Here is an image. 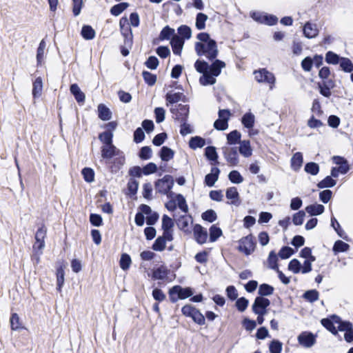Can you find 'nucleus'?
Segmentation results:
<instances>
[{"instance_id":"obj_1","label":"nucleus","mask_w":353,"mask_h":353,"mask_svg":"<svg viewBox=\"0 0 353 353\" xmlns=\"http://www.w3.org/2000/svg\"><path fill=\"white\" fill-rule=\"evenodd\" d=\"M224 61L216 59L209 65L205 61L197 60L194 63L196 70L202 73L199 82L203 85H213L216 83V77H218L221 70L225 67Z\"/></svg>"},{"instance_id":"obj_2","label":"nucleus","mask_w":353,"mask_h":353,"mask_svg":"<svg viewBox=\"0 0 353 353\" xmlns=\"http://www.w3.org/2000/svg\"><path fill=\"white\" fill-rule=\"evenodd\" d=\"M199 41L195 43L194 49L198 56H204L209 60H214L219 54L216 43L205 32L197 34Z\"/></svg>"},{"instance_id":"obj_3","label":"nucleus","mask_w":353,"mask_h":353,"mask_svg":"<svg viewBox=\"0 0 353 353\" xmlns=\"http://www.w3.org/2000/svg\"><path fill=\"white\" fill-rule=\"evenodd\" d=\"M174 185V181L171 176L165 175L163 179H159L155 183V188L159 193L166 194L171 197L173 193L170 191Z\"/></svg>"},{"instance_id":"obj_4","label":"nucleus","mask_w":353,"mask_h":353,"mask_svg":"<svg viewBox=\"0 0 353 353\" xmlns=\"http://www.w3.org/2000/svg\"><path fill=\"white\" fill-rule=\"evenodd\" d=\"M254 79L259 83H263L270 85V88L272 89L275 83L274 75L267 70L265 68H262L254 72Z\"/></svg>"},{"instance_id":"obj_5","label":"nucleus","mask_w":353,"mask_h":353,"mask_svg":"<svg viewBox=\"0 0 353 353\" xmlns=\"http://www.w3.org/2000/svg\"><path fill=\"white\" fill-rule=\"evenodd\" d=\"M169 294L171 301L175 302L179 299H184L191 296L193 292L189 288H183L179 285H175L169 290Z\"/></svg>"},{"instance_id":"obj_6","label":"nucleus","mask_w":353,"mask_h":353,"mask_svg":"<svg viewBox=\"0 0 353 353\" xmlns=\"http://www.w3.org/2000/svg\"><path fill=\"white\" fill-rule=\"evenodd\" d=\"M343 322L340 317L337 316H332L330 319H323L321 320L322 325L334 335L338 334Z\"/></svg>"},{"instance_id":"obj_7","label":"nucleus","mask_w":353,"mask_h":353,"mask_svg":"<svg viewBox=\"0 0 353 353\" xmlns=\"http://www.w3.org/2000/svg\"><path fill=\"white\" fill-rule=\"evenodd\" d=\"M238 249L241 252L244 253L245 255L250 254L255 249L254 237L252 235H249L241 239L239 241Z\"/></svg>"},{"instance_id":"obj_8","label":"nucleus","mask_w":353,"mask_h":353,"mask_svg":"<svg viewBox=\"0 0 353 353\" xmlns=\"http://www.w3.org/2000/svg\"><path fill=\"white\" fill-rule=\"evenodd\" d=\"M170 112L173 114L175 119L183 122L188 115L189 109L187 105L179 104L172 107Z\"/></svg>"},{"instance_id":"obj_9","label":"nucleus","mask_w":353,"mask_h":353,"mask_svg":"<svg viewBox=\"0 0 353 353\" xmlns=\"http://www.w3.org/2000/svg\"><path fill=\"white\" fill-rule=\"evenodd\" d=\"M223 155L228 163L235 166L239 163V155L236 148H223Z\"/></svg>"},{"instance_id":"obj_10","label":"nucleus","mask_w":353,"mask_h":353,"mask_svg":"<svg viewBox=\"0 0 353 353\" xmlns=\"http://www.w3.org/2000/svg\"><path fill=\"white\" fill-rule=\"evenodd\" d=\"M46 228L45 227H41L38 229L35 234L36 242L33 246L34 250L37 251H41L45 246V238L46 236Z\"/></svg>"},{"instance_id":"obj_11","label":"nucleus","mask_w":353,"mask_h":353,"mask_svg":"<svg viewBox=\"0 0 353 353\" xmlns=\"http://www.w3.org/2000/svg\"><path fill=\"white\" fill-rule=\"evenodd\" d=\"M121 153L113 144L103 145L101 148V157L105 159H110L113 157L120 156Z\"/></svg>"},{"instance_id":"obj_12","label":"nucleus","mask_w":353,"mask_h":353,"mask_svg":"<svg viewBox=\"0 0 353 353\" xmlns=\"http://www.w3.org/2000/svg\"><path fill=\"white\" fill-rule=\"evenodd\" d=\"M128 23V19L125 17H123L120 19L119 25L121 28V32L123 36L125 37V44H131L132 43V30L126 26Z\"/></svg>"},{"instance_id":"obj_13","label":"nucleus","mask_w":353,"mask_h":353,"mask_svg":"<svg viewBox=\"0 0 353 353\" xmlns=\"http://www.w3.org/2000/svg\"><path fill=\"white\" fill-rule=\"evenodd\" d=\"M298 341L301 345L310 347L315 343L316 339L313 334L303 332L298 336Z\"/></svg>"},{"instance_id":"obj_14","label":"nucleus","mask_w":353,"mask_h":353,"mask_svg":"<svg viewBox=\"0 0 353 353\" xmlns=\"http://www.w3.org/2000/svg\"><path fill=\"white\" fill-rule=\"evenodd\" d=\"M193 230L196 241L199 243L203 244L206 242L208 239V232L205 228H203L201 225L196 224L194 225Z\"/></svg>"},{"instance_id":"obj_15","label":"nucleus","mask_w":353,"mask_h":353,"mask_svg":"<svg viewBox=\"0 0 353 353\" xmlns=\"http://www.w3.org/2000/svg\"><path fill=\"white\" fill-rule=\"evenodd\" d=\"M226 198L230 201L231 205L239 206L241 204V199L236 188L230 187L226 190Z\"/></svg>"},{"instance_id":"obj_16","label":"nucleus","mask_w":353,"mask_h":353,"mask_svg":"<svg viewBox=\"0 0 353 353\" xmlns=\"http://www.w3.org/2000/svg\"><path fill=\"white\" fill-rule=\"evenodd\" d=\"M170 44L174 54L180 55L184 45L183 39L178 35H174L171 39Z\"/></svg>"},{"instance_id":"obj_17","label":"nucleus","mask_w":353,"mask_h":353,"mask_svg":"<svg viewBox=\"0 0 353 353\" xmlns=\"http://www.w3.org/2000/svg\"><path fill=\"white\" fill-rule=\"evenodd\" d=\"M339 331L345 332L344 338L347 342L350 343L353 341V328L350 322L343 321Z\"/></svg>"},{"instance_id":"obj_18","label":"nucleus","mask_w":353,"mask_h":353,"mask_svg":"<svg viewBox=\"0 0 353 353\" xmlns=\"http://www.w3.org/2000/svg\"><path fill=\"white\" fill-rule=\"evenodd\" d=\"M270 303V302L268 299L263 296H258L255 299L252 305L253 312L254 313H261L259 310H261V308H266Z\"/></svg>"},{"instance_id":"obj_19","label":"nucleus","mask_w":353,"mask_h":353,"mask_svg":"<svg viewBox=\"0 0 353 353\" xmlns=\"http://www.w3.org/2000/svg\"><path fill=\"white\" fill-rule=\"evenodd\" d=\"M303 34L309 39L316 37L319 34V30L316 24L307 22L303 27Z\"/></svg>"},{"instance_id":"obj_20","label":"nucleus","mask_w":353,"mask_h":353,"mask_svg":"<svg viewBox=\"0 0 353 353\" xmlns=\"http://www.w3.org/2000/svg\"><path fill=\"white\" fill-rule=\"evenodd\" d=\"M219 172L220 170L218 168H212L210 173L208 174L205 177V184L209 187L213 186L219 179Z\"/></svg>"},{"instance_id":"obj_21","label":"nucleus","mask_w":353,"mask_h":353,"mask_svg":"<svg viewBox=\"0 0 353 353\" xmlns=\"http://www.w3.org/2000/svg\"><path fill=\"white\" fill-rule=\"evenodd\" d=\"M70 92L74 96L78 103H83L85 101V96L77 84L74 83L70 85Z\"/></svg>"},{"instance_id":"obj_22","label":"nucleus","mask_w":353,"mask_h":353,"mask_svg":"<svg viewBox=\"0 0 353 353\" xmlns=\"http://www.w3.org/2000/svg\"><path fill=\"white\" fill-rule=\"evenodd\" d=\"M184 95L182 92H168L165 97L166 105L176 103L183 100Z\"/></svg>"},{"instance_id":"obj_23","label":"nucleus","mask_w":353,"mask_h":353,"mask_svg":"<svg viewBox=\"0 0 353 353\" xmlns=\"http://www.w3.org/2000/svg\"><path fill=\"white\" fill-rule=\"evenodd\" d=\"M255 117L252 112L245 113L241 119V123L243 126L248 129H252L254 125Z\"/></svg>"},{"instance_id":"obj_24","label":"nucleus","mask_w":353,"mask_h":353,"mask_svg":"<svg viewBox=\"0 0 353 353\" xmlns=\"http://www.w3.org/2000/svg\"><path fill=\"white\" fill-rule=\"evenodd\" d=\"M168 274V268L164 265H161L160 267L154 269L152 272V277L154 279L157 280H163L166 278Z\"/></svg>"},{"instance_id":"obj_25","label":"nucleus","mask_w":353,"mask_h":353,"mask_svg":"<svg viewBox=\"0 0 353 353\" xmlns=\"http://www.w3.org/2000/svg\"><path fill=\"white\" fill-rule=\"evenodd\" d=\"M99 117L103 121L110 120L112 117V112L108 108L103 104L98 106Z\"/></svg>"},{"instance_id":"obj_26","label":"nucleus","mask_w":353,"mask_h":353,"mask_svg":"<svg viewBox=\"0 0 353 353\" xmlns=\"http://www.w3.org/2000/svg\"><path fill=\"white\" fill-rule=\"evenodd\" d=\"M324 206L321 204L310 205L305 208V211L312 216L321 214L324 212Z\"/></svg>"},{"instance_id":"obj_27","label":"nucleus","mask_w":353,"mask_h":353,"mask_svg":"<svg viewBox=\"0 0 353 353\" xmlns=\"http://www.w3.org/2000/svg\"><path fill=\"white\" fill-rule=\"evenodd\" d=\"M239 152L245 157H249L252 155V150L249 141L244 140L240 142Z\"/></svg>"},{"instance_id":"obj_28","label":"nucleus","mask_w":353,"mask_h":353,"mask_svg":"<svg viewBox=\"0 0 353 353\" xmlns=\"http://www.w3.org/2000/svg\"><path fill=\"white\" fill-rule=\"evenodd\" d=\"M303 163V156L301 152H296L292 159H291V166L292 168L295 170L298 171L300 168L301 167Z\"/></svg>"},{"instance_id":"obj_29","label":"nucleus","mask_w":353,"mask_h":353,"mask_svg":"<svg viewBox=\"0 0 353 353\" xmlns=\"http://www.w3.org/2000/svg\"><path fill=\"white\" fill-rule=\"evenodd\" d=\"M43 89V81L41 77H37L33 83L32 95L34 98L39 97L41 95Z\"/></svg>"},{"instance_id":"obj_30","label":"nucleus","mask_w":353,"mask_h":353,"mask_svg":"<svg viewBox=\"0 0 353 353\" xmlns=\"http://www.w3.org/2000/svg\"><path fill=\"white\" fill-rule=\"evenodd\" d=\"M64 267L61 266L57 270V289L61 291L64 283Z\"/></svg>"},{"instance_id":"obj_31","label":"nucleus","mask_w":353,"mask_h":353,"mask_svg":"<svg viewBox=\"0 0 353 353\" xmlns=\"http://www.w3.org/2000/svg\"><path fill=\"white\" fill-rule=\"evenodd\" d=\"M174 151L168 147L163 146L161 149L160 157L164 161H168L174 157Z\"/></svg>"},{"instance_id":"obj_32","label":"nucleus","mask_w":353,"mask_h":353,"mask_svg":"<svg viewBox=\"0 0 353 353\" xmlns=\"http://www.w3.org/2000/svg\"><path fill=\"white\" fill-rule=\"evenodd\" d=\"M331 225L340 237L343 238L346 241H348L347 236L345 234V232L341 228L340 224L338 223V221L334 217H332L331 219Z\"/></svg>"},{"instance_id":"obj_33","label":"nucleus","mask_w":353,"mask_h":353,"mask_svg":"<svg viewBox=\"0 0 353 353\" xmlns=\"http://www.w3.org/2000/svg\"><path fill=\"white\" fill-rule=\"evenodd\" d=\"M46 48V43L45 41L41 40L39 43V46L37 48V61L38 65L41 64L42 61H43L44 50H45Z\"/></svg>"},{"instance_id":"obj_34","label":"nucleus","mask_w":353,"mask_h":353,"mask_svg":"<svg viewBox=\"0 0 353 353\" xmlns=\"http://www.w3.org/2000/svg\"><path fill=\"white\" fill-rule=\"evenodd\" d=\"M208 17L203 13H199L196 19V27L198 30H203L205 28V21L208 20Z\"/></svg>"},{"instance_id":"obj_35","label":"nucleus","mask_w":353,"mask_h":353,"mask_svg":"<svg viewBox=\"0 0 353 353\" xmlns=\"http://www.w3.org/2000/svg\"><path fill=\"white\" fill-rule=\"evenodd\" d=\"M81 35L85 39H92L95 36V31L91 26H84L81 30Z\"/></svg>"},{"instance_id":"obj_36","label":"nucleus","mask_w":353,"mask_h":353,"mask_svg":"<svg viewBox=\"0 0 353 353\" xmlns=\"http://www.w3.org/2000/svg\"><path fill=\"white\" fill-rule=\"evenodd\" d=\"M349 248L350 245L347 243L341 240H338L334 243V245L333 246V251L335 253L343 252L347 251Z\"/></svg>"},{"instance_id":"obj_37","label":"nucleus","mask_w":353,"mask_h":353,"mask_svg":"<svg viewBox=\"0 0 353 353\" xmlns=\"http://www.w3.org/2000/svg\"><path fill=\"white\" fill-rule=\"evenodd\" d=\"M339 63L343 71L350 72L353 70V63L349 59L341 57Z\"/></svg>"},{"instance_id":"obj_38","label":"nucleus","mask_w":353,"mask_h":353,"mask_svg":"<svg viewBox=\"0 0 353 353\" xmlns=\"http://www.w3.org/2000/svg\"><path fill=\"white\" fill-rule=\"evenodd\" d=\"M113 134L110 131H105L101 133L99 136V140L103 143V145L112 144Z\"/></svg>"},{"instance_id":"obj_39","label":"nucleus","mask_w":353,"mask_h":353,"mask_svg":"<svg viewBox=\"0 0 353 353\" xmlns=\"http://www.w3.org/2000/svg\"><path fill=\"white\" fill-rule=\"evenodd\" d=\"M336 181L332 178V176H327L323 180L320 181L317 186L319 188H331L336 185Z\"/></svg>"},{"instance_id":"obj_40","label":"nucleus","mask_w":353,"mask_h":353,"mask_svg":"<svg viewBox=\"0 0 353 353\" xmlns=\"http://www.w3.org/2000/svg\"><path fill=\"white\" fill-rule=\"evenodd\" d=\"M339 56L332 51H329L325 54V61L329 64L336 65L340 62Z\"/></svg>"},{"instance_id":"obj_41","label":"nucleus","mask_w":353,"mask_h":353,"mask_svg":"<svg viewBox=\"0 0 353 353\" xmlns=\"http://www.w3.org/2000/svg\"><path fill=\"white\" fill-rule=\"evenodd\" d=\"M205 140L199 137H192L189 143L190 147L192 149L202 148L205 145Z\"/></svg>"},{"instance_id":"obj_42","label":"nucleus","mask_w":353,"mask_h":353,"mask_svg":"<svg viewBox=\"0 0 353 353\" xmlns=\"http://www.w3.org/2000/svg\"><path fill=\"white\" fill-rule=\"evenodd\" d=\"M129 4L128 3H121L117 5L114 6L111 10L110 12L112 15L119 16L123 11H124L128 7Z\"/></svg>"},{"instance_id":"obj_43","label":"nucleus","mask_w":353,"mask_h":353,"mask_svg":"<svg viewBox=\"0 0 353 353\" xmlns=\"http://www.w3.org/2000/svg\"><path fill=\"white\" fill-rule=\"evenodd\" d=\"M10 321L11 329L12 330H18L22 328L21 323L20 322V319L17 314H16V313L12 314L10 317Z\"/></svg>"},{"instance_id":"obj_44","label":"nucleus","mask_w":353,"mask_h":353,"mask_svg":"<svg viewBox=\"0 0 353 353\" xmlns=\"http://www.w3.org/2000/svg\"><path fill=\"white\" fill-rule=\"evenodd\" d=\"M222 234L221 230L215 225H213L210 228V241H215Z\"/></svg>"},{"instance_id":"obj_45","label":"nucleus","mask_w":353,"mask_h":353,"mask_svg":"<svg viewBox=\"0 0 353 353\" xmlns=\"http://www.w3.org/2000/svg\"><path fill=\"white\" fill-rule=\"evenodd\" d=\"M241 134L237 130L232 131L227 136L228 143L230 145H234L238 143L240 140Z\"/></svg>"},{"instance_id":"obj_46","label":"nucleus","mask_w":353,"mask_h":353,"mask_svg":"<svg viewBox=\"0 0 353 353\" xmlns=\"http://www.w3.org/2000/svg\"><path fill=\"white\" fill-rule=\"evenodd\" d=\"M132 261L130 256L127 254H123L120 259V267L123 270H127L130 265Z\"/></svg>"},{"instance_id":"obj_47","label":"nucleus","mask_w":353,"mask_h":353,"mask_svg":"<svg viewBox=\"0 0 353 353\" xmlns=\"http://www.w3.org/2000/svg\"><path fill=\"white\" fill-rule=\"evenodd\" d=\"M178 32L184 39H189L192 37V30L190 27L187 26H181L178 28Z\"/></svg>"},{"instance_id":"obj_48","label":"nucleus","mask_w":353,"mask_h":353,"mask_svg":"<svg viewBox=\"0 0 353 353\" xmlns=\"http://www.w3.org/2000/svg\"><path fill=\"white\" fill-rule=\"evenodd\" d=\"M175 35L174 34V30L172 28H170L169 26L165 27L161 32L159 38L161 40L163 39H169L171 37Z\"/></svg>"},{"instance_id":"obj_49","label":"nucleus","mask_w":353,"mask_h":353,"mask_svg":"<svg viewBox=\"0 0 353 353\" xmlns=\"http://www.w3.org/2000/svg\"><path fill=\"white\" fill-rule=\"evenodd\" d=\"M305 171L312 175H316L319 172V166L314 162L307 163L305 166Z\"/></svg>"},{"instance_id":"obj_50","label":"nucleus","mask_w":353,"mask_h":353,"mask_svg":"<svg viewBox=\"0 0 353 353\" xmlns=\"http://www.w3.org/2000/svg\"><path fill=\"white\" fill-rule=\"evenodd\" d=\"M288 270L294 274L301 272V264L297 259H294L289 263Z\"/></svg>"},{"instance_id":"obj_51","label":"nucleus","mask_w":353,"mask_h":353,"mask_svg":"<svg viewBox=\"0 0 353 353\" xmlns=\"http://www.w3.org/2000/svg\"><path fill=\"white\" fill-rule=\"evenodd\" d=\"M268 263L270 268L274 270H278L277 256L274 251L270 252Z\"/></svg>"},{"instance_id":"obj_52","label":"nucleus","mask_w":353,"mask_h":353,"mask_svg":"<svg viewBox=\"0 0 353 353\" xmlns=\"http://www.w3.org/2000/svg\"><path fill=\"white\" fill-rule=\"evenodd\" d=\"M165 246L166 241L161 236H159L154 241L152 249L155 251L161 252L165 248Z\"/></svg>"},{"instance_id":"obj_53","label":"nucleus","mask_w":353,"mask_h":353,"mask_svg":"<svg viewBox=\"0 0 353 353\" xmlns=\"http://www.w3.org/2000/svg\"><path fill=\"white\" fill-rule=\"evenodd\" d=\"M274 292V288L268 284H262L259 286V294L261 296L271 295Z\"/></svg>"},{"instance_id":"obj_54","label":"nucleus","mask_w":353,"mask_h":353,"mask_svg":"<svg viewBox=\"0 0 353 353\" xmlns=\"http://www.w3.org/2000/svg\"><path fill=\"white\" fill-rule=\"evenodd\" d=\"M228 177H229V179L230 180V181L234 183L239 184L243 181V176L236 170H233V171L230 172L228 175Z\"/></svg>"},{"instance_id":"obj_55","label":"nucleus","mask_w":353,"mask_h":353,"mask_svg":"<svg viewBox=\"0 0 353 353\" xmlns=\"http://www.w3.org/2000/svg\"><path fill=\"white\" fill-rule=\"evenodd\" d=\"M198 310L191 305H185L182 307V313L185 316L192 318Z\"/></svg>"},{"instance_id":"obj_56","label":"nucleus","mask_w":353,"mask_h":353,"mask_svg":"<svg viewBox=\"0 0 353 353\" xmlns=\"http://www.w3.org/2000/svg\"><path fill=\"white\" fill-rule=\"evenodd\" d=\"M305 213L303 211H299L295 213L292 218V222L296 225H301L304 221Z\"/></svg>"},{"instance_id":"obj_57","label":"nucleus","mask_w":353,"mask_h":353,"mask_svg":"<svg viewBox=\"0 0 353 353\" xmlns=\"http://www.w3.org/2000/svg\"><path fill=\"white\" fill-rule=\"evenodd\" d=\"M176 201L177 202L179 208L184 212L186 213L188 210V205L186 204L185 199L181 194L176 196Z\"/></svg>"},{"instance_id":"obj_58","label":"nucleus","mask_w":353,"mask_h":353,"mask_svg":"<svg viewBox=\"0 0 353 353\" xmlns=\"http://www.w3.org/2000/svg\"><path fill=\"white\" fill-rule=\"evenodd\" d=\"M294 254V250L292 248L285 246L281 249V250L279 252V256L283 259H288L290 256H292Z\"/></svg>"},{"instance_id":"obj_59","label":"nucleus","mask_w":353,"mask_h":353,"mask_svg":"<svg viewBox=\"0 0 353 353\" xmlns=\"http://www.w3.org/2000/svg\"><path fill=\"white\" fill-rule=\"evenodd\" d=\"M142 74H143V77L145 81L149 85H153L155 83V82L157 81L156 75H154L149 72H147V71H143Z\"/></svg>"},{"instance_id":"obj_60","label":"nucleus","mask_w":353,"mask_h":353,"mask_svg":"<svg viewBox=\"0 0 353 353\" xmlns=\"http://www.w3.org/2000/svg\"><path fill=\"white\" fill-rule=\"evenodd\" d=\"M202 219L208 222H213L216 219V214L212 210H208L202 214Z\"/></svg>"},{"instance_id":"obj_61","label":"nucleus","mask_w":353,"mask_h":353,"mask_svg":"<svg viewBox=\"0 0 353 353\" xmlns=\"http://www.w3.org/2000/svg\"><path fill=\"white\" fill-rule=\"evenodd\" d=\"M205 156L210 161H216L218 155L215 148L212 146L207 147L205 148Z\"/></svg>"},{"instance_id":"obj_62","label":"nucleus","mask_w":353,"mask_h":353,"mask_svg":"<svg viewBox=\"0 0 353 353\" xmlns=\"http://www.w3.org/2000/svg\"><path fill=\"white\" fill-rule=\"evenodd\" d=\"M156 122L159 123L164 121L165 110L163 108H156L154 109Z\"/></svg>"},{"instance_id":"obj_63","label":"nucleus","mask_w":353,"mask_h":353,"mask_svg":"<svg viewBox=\"0 0 353 353\" xmlns=\"http://www.w3.org/2000/svg\"><path fill=\"white\" fill-rule=\"evenodd\" d=\"M191 218L190 216H182L179 220L177 221V225L178 226L183 230H187V228L189 225V223L190 222Z\"/></svg>"},{"instance_id":"obj_64","label":"nucleus","mask_w":353,"mask_h":353,"mask_svg":"<svg viewBox=\"0 0 353 353\" xmlns=\"http://www.w3.org/2000/svg\"><path fill=\"white\" fill-rule=\"evenodd\" d=\"M269 349L270 353H281L282 350V343L279 341H273L271 342Z\"/></svg>"}]
</instances>
